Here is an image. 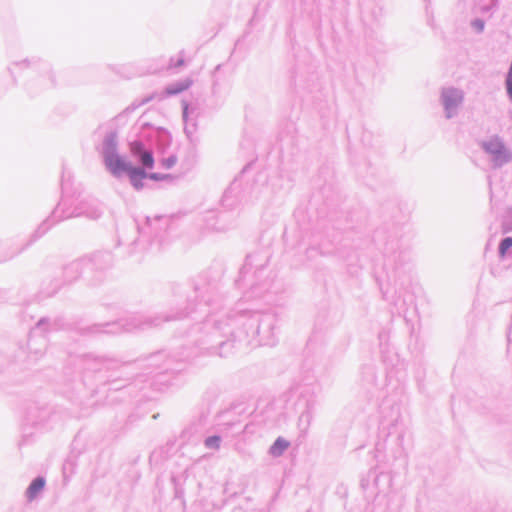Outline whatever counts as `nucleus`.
I'll return each mask as SVG.
<instances>
[{"label": "nucleus", "instance_id": "nucleus-8", "mask_svg": "<svg viewBox=\"0 0 512 512\" xmlns=\"http://www.w3.org/2000/svg\"><path fill=\"white\" fill-rule=\"evenodd\" d=\"M130 151L133 155L141 156L147 150L144 149V145L140 141H133L129 144Z\"/></svg>", "mask_w": 512, "mask_h": 512}, {"label": "nucleus", "instance_id": "nucleus-14", "mask_svg": "<svg viewBox=\"0 0 512 512\" xmlns=\"http://www.w3.org/2000/svg\"><path fill=\"white\" fill-rule=\"evenodd\" d=\"M149 178L152 179V180H160L161 176L156 174V173H153V174L149 175Z\"/></svg>", "mask_w": 512, "mask_h": 512}, {"label": "nucleus", "instance_id": "nucleus-11", "mask_svg": "<svg viewBox=\"0 0 512 512\" xmlns=\"http://www.w3.org/2000/svg\"><path fill=\"white\" fill-rule=\"evenodd\" d=\"M219 443H220V438L218 436L209 437L206 440V445L208 447L218 448L219 447Z\"/></svg>", "mask_w": 512, "mask_h": 512}, {"label": "nucleus", "instance_id": "nucleus-1", "mask_svg": "<svg viewBox=\"0 0 512 512\" xmlns=\"http://www.w3.org/2000/svg\"><path fill=\"white\" fill-rule=\"evenodd\" d=\"M103 155L105 166L114 176H119L128 169L129 164L117 153L114 143H108Z\"/></svg>", "mask_w": 512, "mask_h": 512}, {"label": "nucleus", "instance_id": "nucleus-9", "mask_svg": "<svg viewBox=\"0 0 512 512\" xmlns=\"http://www.w3.org/2000/svg\"><path fill=\"white\" fill-rule=\"evenodd\" d=\"M141 163L147 167L152 168L154 166V158L150 151H146L140 156Z\"/></svg>", "mask_w": 512, "mask_h": 512}, {"label": "nucleus", "instance_id": "nucleus-5", "mask_svg": "<svg viewBox=\"0 0 512 512\" xmlns=\"http://www.w3.org/2000/svg\"><path fill=\"white\" fill-rule=\"evenodd\" d=\"M289 446V442L283 438H278L270 448L273 456H280Z\"/></svg>", "mask_w": 512, "mask_h": 512}, {"label": "nucleus", "instance_id": "nucleus-6", "mask_svg": "<svg viewBox=\"0 0 512 512\" xmlns=\"http://www.w3.org/2000/svg\"><path fill=\"white\" fill-rule=\"evenodd\" d=\"M126 173H128L130 180H137V179H144L146 177V173L143 169L132 167L131 165H128V169L126 170Z\"/></svg>", "mask_w": 512, "mask_h": 512}, {"label": "nucleus", "instance_id": "nucleus-2", "mask_svg": "<svg viewBox=\"0 0 512 512\" xmlns=\"http://www.w3.org/2000/svg\"><path fill=\"white\" fill-rule=\"evenodd\" d=\"M444 105L447 110L457 106L462 100V94L454 89H448L443 93Z\"/></svg>", "mask_w": 512, "mask_h": 512}, {"label": "nucleus", "instance_id": "nucleus-13", "mask_svg": "<svg viewBox=\"0 0 512 512\" xmlns=\"http://www.w3.org/2000/svg\"><path fill=\"white\" fill-rule=\"evenodd\" d=\"M131 182L136 189H141L143 187V183L141 182L140 179L131 180Z\"/></svg>", "mask_w": 512, "mask_h": 512}, {"label": "nucleus", "instance_id": "nucleus-3", "mask_svg": "<svg viewBox=\"0 0 512 512\" xmlns=\"http://www.w3.org/2000/svg\"><path fill=\"white\" fill-rule=\"evenodd\" d=\"M45 486V480L41 477L36 478L29 488L27 489V496L30 500L36 498V496L43 490Z\"/></svg>", "mask_w": 512, "mask_h": 512}, {"label": "nucleus", "instance_id": "nucleus-12", "mask_svg": "<svg viewBox=\"0 0 512 512\" xmlns=\"http://www.w3.org/2000/svg\"><path fill=\"white\" fill-rule=\"evenodd\" d=\"M175 162H176L175 158H168L163 161V164L165 165V167L170 168L175 164Z\"/></svg>", "mask_w": 512, "mask_h": 512}, {"label": "nucleus", "instance_id": "nucleus-4", "mask_svg": "<svg viewBox=\"0 0 512 512\" xmlns=\"http://www.w3.org/2000/svg\"><path fill=\"white\" fill-rule=\"evenodd\" d=\"M484 149L491 154L501 155L505 149L503 144L498 139H492L483 144Z\"/></svg>", "mask_w": 512, "mask_h": 512}, {"label": "nucleus", "instance_id": "nucleus-7", "mask_svg": "<svg viewBox=\"0 0 512 512\" xmlns=\"http://www.w3.org/2000/svg\"><path fill=\"white\" fill-rule=\"evenodd\" d=\"M190 85H191V81L190 80H186V81H184L182 83L169 86L166 89V92L168 94H170V95L177 94V93H180V92L188 89Z\"/></svg>", "mask_w": 512, "mask_h": 512}, {"label": "nucleus", "instance_id": "nucleus-10", "mask_svg": "<svg viewBox=\"0 0 512 512\" xmlns=\"http://www.w3.org/2000/svg\"><path fill=\"white\" fill-rule=\"evenodd\" d=\"M512 247V238L507 237L502 240L499 246V253L501 257H504L507 251Z\"/></svg>", "mask_w": 512, "mask_h": 512}]
</instances>
